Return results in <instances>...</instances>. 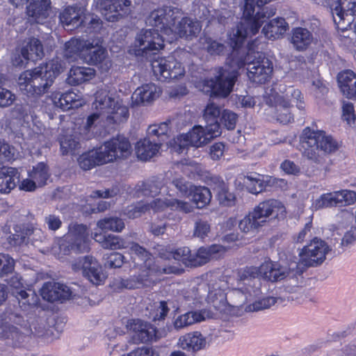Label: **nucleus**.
Listing matches in <instances>:
<instances>
[{
  "label": "nucleus",
  "mask_w": 356,
  "mask_h": 356,
  "mask_svg": "<svg viewBox=\"0 0 356 356\" xmlns=\"http://www.w3.org/2000/svg\"><path fill=\"white\" fill-rule=\"evenodd\" d=\"M95 74L94 69L86 67H74L70 71L67 81L70 85H79L91 80Z\"/></svg>",
  "instance_id": "ea45409f"
},
{
  "label": "nucleus",
  "mask_w": 356,
  "mask_h": 356,
  "mask_svg": "<svg viewBox=\"0 0 356 356\" xmlns=\"http://www.w3.org/2000/svg\"><path fill=\"white\" fill-rule=\"evenodd\" d=\"M293 298L291 297L285 296H268L256 300L252 304L249 305L246 307L245 311L247 312H258L263 309L270 308L272 305H274L277 302L282 303L284 301H290Z\"/></svg>",
  "instance_id": "37998d69"
},
{
  "label": "nucleus",
  "mask_w": 356,
  "mask_h": 356,
  "mask_svg": "<svg viewBox=\"0 0 356 356\" xmlns=\"http://www.w3.org/2000/svg\"><path fill=\"white\" fill-rule=\"evenodd\" d=\"M148 211L150 210L154 212L163 210L165 207H170L172 210L181 211L186 213H190L193 211L192 205L187 202L182 200L172 199L166 201L161 200V199H156L150 202H147Z\"/></svg>",
  "instance_id": "b1692460"
},
{
  "label": "nucleus",
  "mask_w": 356,
  "mask_h": 356,
  "mask_svg": "<svg viewBox=\"0 0 356 356\" xmlns=\"http://www.w3.org/2000/svg\"><path fill=\"white\" fill-rule=\"evenodd\" d=\"M76 101V95L72 92H66L62 94L53 95V104L62 110H69L73 108V104Z\"/></svg>",
  "instance_id": "603ef678"
},
{
  "label": "nucleus",
  "mask_w": 356,
  "mask_h": 356,
  "mask_svg": "<svg viewBox=\"0 0 356 356\" xmlns=\"http://www.w3.org/2000/svg\"><path fill=\"white\" fill-rule=\"evenodd\" d=\"M178 345L184 350L195 353L205 347L206 340L200 332H194L181 336Z\"/></svg>",
  "instance_id": "7c9ffc66"
},
{
  "label": "nucleus",
  "mask_w": 356,
  "mask_h": 356,
  "mask_svg": "<svg viewBox=\"0 0 356 356\" xmlns=\"http://www.w3.org/2000/svg\"><path fill=\"white\" fill-rule=\"evenodd\" d=\"M170 257L174 259L182 261L186 266H191V259L193 258V254L191 250L187 247L178 248L173 252L170 253Z\"/></svg>",
  "instance_id": "338daca9"
},
{
  "label": "nucleus",
  "mask_w": 356,
  "mask_h": 356,
  "mask_svg": "<svg viewBox=\"0 0 356 356\" xmlns=\"http://www.w3.org/2000/svg\"><path fill=\"white\" fill-rule=\"evenodd\" d=\"M193 185L181 176H176L170 182V187L176 189L177 195L179 197H188L192 194Z\"/></svg>",
  "instance_id": "49530a36"
},
{
  "label": "nucleus",
  "mask_w": 356,
  "mask_h": 356,
  "mask_svg": "<svg viewBox=\"0 0 356 356\" xmlns=\"http://www.w3.org/2000/svg\"><path fill=\"white\" fill-rule=\"evenodd\" d=\"M276 105L277 120L283 124L291 122L293 120V115L289 111L291 103L284 98H277Z\"/></svg>",
  "instance_id": "3c124183"
},
{
  "label": "nucleus",
  "mask_w": 356,
  "mask_h": 356,
  "mask_svg": "<svg viewBox=\"0 0 356 356\" xmlns=\"http://www.w3.org/2000/svg\"><path fill=\"white\" fill-rule=\"evenodd\" d=\"M238 277H239L238 275ZM240 282L242 280H240ZM243 284L247 285L248 287L243 289V287L235 289L230 291L228 294L229 300H227V296L223 293H220L218 296L214 300H212L211 303L213 307L218 311L222 312L225 310L227 304L233 307H241L248 300L249 297L251 296V291L252 290V285L255 282H250V285L248 281H243Z\"/></svg>",
  "instance_id": "1a4fd4ad"
},
{
  "label": "nucleus",
  "mask_w": 356,
  "mask_h": 356,
  "mask_svg": "<svg viewBox=\"0 0 356 356\" xmlns=\"http://www.w3.org/2000/svg\"><path fill=\"white\" fill-rule=\"evenodd\" d=\"M86 40L72 38L65 44L64 56L69 61H74L78 58L82 59V51L85 48Z\"/></svg>",
  "instance_id": "79ce46f5"
},
{
  "label": "nucleus",
  "mask_w": 356,
  "mask_h": 356,
  "mask_svg": "<svg viewBox=\"0 0 356 356\" xmlns=\"http://www.w3.org/2000/svg\"><path fill=\"white\" fill-rule=\"evenodd\" d=\"M145 23L147 26L156 28L158 32L165 33V25L163 22V16L162 15L161 8L153 10L145 19Z\"/></svg>",
  "instance_id": "4d7b16f0"
},
{
  "label": "nucleus",
  "mask_w": 356,
  "mask_h": 356,
  "mask_svg": "<svg viewBox=\"0 0 356 356\" xmlns=\"http://www.w3.org/2000/svg\"><path fill=\"white\" fill-rule=\"evenodd\" d=\"M151 65L154 75L160 81L177 79L184 74L181 64L172 56L154 60Z\"/></svg>",
  "instance_id": "2eb2a0df"
},
{
  "label": "nucleus",
  "mask_w": 356,
  "mask_h": 356,
  "mask_svg": "<svg viewBox=\"0 0 356 356\" xmlns=\"http://www.w3.org/2000/svg\"><path fill=\"white\" fill-rule=\"evenodd\" d=\"M95 107L110 123H120L127 120L129 110L125 106L120 104L118 99L105 89L97 90L92 103Z\"/></svg>",
  "instance_id": "423d86ee"
},
{
  "label": "nucleus",
  "mask_w": 356,
  "mask_h": 356,
  "mask_svg": "<svg viewBox=\"0 0 356 356\" xmlns=\"http://www.w3.org/2000/svg\"><path fill=\"white\" fill-rule=\"evenodd\" d=\"M19 172L15 168H0V192L8 193L19 183Z\"/></svg>",
  "instance_id": "393cba45"
},
{
  "label": "nucleus",
  "mask_w": 356,
  "mask_h": 356,
  "mask_svg": "<svg viewBox=\"0 0 356 356\" xmlns=\"http://www.w3.org/2000/svg\"><path fill=\"white\" fill-rule=\"evenodd\" d=\"M234 51L227 58L225 67L215 68L214 76L205 80L204 86L207 88L206 92H211V96L227 97L232 91L238 76V70L247 65L248 78L257 83H265L270 77L273 72V63L263 53L253 50L251 47L242 55L238 51L239 47L234 48L230 40Z\"/></svg>",
  "instance_id": "f257e3e1"
},
{
  "label": "nucleus",
  "mask_w": 356,
  "mask_h": 356,
  "mask_svg": "<svg viewBox=\"0 0 356 356\" xmlns=\"http://www.w3.org/2000/svg\"><path fill=\"white\" fill-rule=\"evenodd\" d=\"M148 211L147 202L140 201L134 204L128 206L124 209V214L129 218H136Z\"/></svg>",
  "instance_id": "680f3d73"
},
{
  "label": "nucleus",
  "mask_w": 356,
  "mask_h": 356,
  "mask_svg": "<svg viewBox=\"0 0 356 356\" xmlns=\"http://www.w3.org/2000/svg\"><path fill=\"white\" fill-rule=\"evenodd\" d=\"M93 239L104 249L119 250L129 247V242L113 234L95 232Z\"/></svg>",
  "instance_id": "2f4dec72"
},
{
  "label": "nucleus",
  "mask_w": 356,
  "mask_h": 356,
  "mask_svg": "<svg viewBox=\"0 0 356 356\" xmlns=\"http://www.w3.org/2000/svg\"><path fill=\"white\" fill-rule=\"evenodd\" d=\"M161 144L156 138H148L139 140L136 144V154L138 159L142 161H147L154 156L160 148Z\"/></svg>",
  "instance_id": "cd10ccee"
},
{
  "label": "nucleus",
  "mask_w": 356,
  "mask_h": 356,
  "mask_svg": "<svg viewBox=\"0 0 356 356\" xmlns=\"http://www.w3.org/2000/svg\"><path fill=\"white\" fill-rule=\"evenodd\" d=\"M218 136L214 135L207 126L204 128L202 126H195L188 133L177 138V151L181 154L186 151L190 145L195 147H201Z\"/></svg>",
  "instance_id": "9d476101"
},
{
  "label": "nucleus",
  "mask_w": 356,
  "mask_h": 356,
  "mask_svg": "<svg viewBox=\"0 0 356 356\" xmlns=\"http://www.w3.org/2000/svg\"><path fill=\"white\" fill-rule=\"evenodd\" d=\"M278 98H284L286 100H288L291 104L295 103L299 110H303L305 108V104L302 100V97L301 92L293 87H289L286 90L285 96L279 97Z\"/></svg>",
  "instance_id": "e2e57ef3"
},
{
  "label": "nucleus",
  "mask_w": 356,
  "mask_h": 356,
  "mask_svg": "<svg viewBox=\"0 0 356 356\" xmlns=\"http://www.w3.org/2000/svg\"><path fill=\"white\" fill-rule=\"evenodd\" d=\"M316 207L318 209L323 207H341V204L338 192L323 194L320 199L316 201Z\"/></svg>",
  "instance_id": "13d9d810"
},
{
  "label": "nucleus",
  "mask_w": 356,
  "mask_h": 356,
  "mask_svg": "<svg viewBox=\"0 0 356 356\" xmlns=\"http://www.w3.org/2000/svg\"><path fill=\"white\" fill-rule=\"evenodd\" d=\"M161 90L154 83H147L138 88L132 95L134 102L138 104H146L159 97Z\"/></svg>",
  "instance_id": "c85d7f7f"
},
{
  "label": "nucleus",
  "mask_w": 356,
  "mask_h": 356,
  "mask_svg": "<svg viewBox=\"0 0 356 356\" xmlns=\"http://www.w3.org/2000/svg\"><path fill=\"white\" fill-rule=\"evenodd\" d=\"M342 118L346 121L349 125L354 124L356 120L354 106L351 102H343L342 106Z\"/></svg>",
  "instance_id": "774afa93"
},
{
  "label": "nucleus",
  "mask_w": 356,
  "mask_h": 356,
  "mask_svg": "<svg viewBox=\"0 0 356 356\" xmlns=\"http://www.w3.org/2000/svg\"><path fill=\"white\" fill-rule=\"evenodd\" d=\"M299 267L296 262L291 264L289 267H287L267 261L259 267L250 266L241 270L238 276L241 280L248 281V283L246 284L249 285L250 282H255V278L259 276L273 282L285 279L294 280L303 272Z\"/></svg>",
  "instance_id": "20e7f679"
},
{
  "label": "nucleus",
  "mask_w": 356,
  "mask_h": 356,
  "mask_svg": "<svg viewBox=\"0 0 356 356\" xmlns=\"http://www.w3.org/2000/svg\"><path fill=\"white\" fill-rule=\"evenodd\" d=\"M259 177V175H255V176L247 175L245 177L244 184L248 191L252 194H258L265 188L264 181Z\"/></svg>",
  "instance_id": "052dcab7"
},
{
  "label": "nucleus",
  "mask_w": 356,
  "mask_h": 356,
  "mask_svg": "<svg viewBox=\"0 0 356 356\" xmlns=\"http://www.w3.org/2000/svg\"><path fill=\"white\" fill-rule=\"evenodd\" d=\"M330 9L334 22L339 27L341 23L350 26L355 21L356 2L353 0H335Z\"/></svg>",
  "instance_id": "f3484780"
},
{
  "label": "nucleus",
  "mask_w": 356,
  "mask_h": 356,
  "mask_svg": "<svg viewBox=\"0 0 356 356\" xmlns=\"http://www.w3.org/2000/svg\"><path fill=\"white\" fill-rule=\"evenodd\" d=\"M29 176L38 184V186L41 187L47 184L50 175L47 165L40 162L33 167L32 170L29 172Z\"/></svg>",
  "instance_id": "de8ad7c7"
},
{
  "label": "nucleus",
  "mask_w": 356,
  "mask_h": 356,
  "mask_svg": "<svg viewBox=\"0 0 356 356\" xmlns=\"http://www.w3.org/2000/svg\"><path fill=\"white\" fill-rule=\"evenodd\" d=\"M192 200L199 209L207 206L211 201V193L210 190L204 186H193L192 194Z\"/></svg>",
  "instance_id": "8fccbe9b"
},
{
  "label": "nucleus",
  "mask_w": 356,
  "mask_h": 356,
  "mask_svg": "<svg viewBox=\"0 0 356 356\" xmlns=\"http://www.w3.org/2000/svg\"><path fill=\"white\" fill-rule=\"evenodd\" d=\"M303 155L316 164L325 163L324 156L320 153L331 154L338 149L337 142L323 131L305 128L300 136Z\"/></svg>",
  "instance_id": "39448f33"
},
{
  "label": "nucleus",
  "mask_w": 356,
  "mask_h": 356,
  "mask_svg": "<svg viewBox=\"0 0 356 356\" xmlns=\"http://www.w3.org/2000/svg\"><path fill=\"white\" fill-rule=\"evenodd\" d=\"M314 37L312 33L305 28H296L293 30L291 42L298 51L307 49L312 43Z\"/></svg>",
  "instance_id": "58836bf2"
},
{
  "label": "nucleus",
  "mask_w": 356,
  "mask_h": 356,
  "mask_svg": "<svg viewBox=\"0 0 356 356\" xmlns=\"http://www.w3.org/2000/svg\"><path fill=\"white\" fill-rule=\"evenodd\" d=\"M124 257L119 252H111L104 257V266L108 268H120L124 264Z\"/></svg>",
  "instance_id": "69168bd1"
},
{
  "label": "nucleus",
  "mask_w": 356,
  "mask_h": 356,
  "mask_svg": "<svg viewBox=\"0 0 356 356\" xmlns=\"http://www.w3.org/2000/svg\"><path fill=\"white\" fill-rule=\"evenodd\" d=\"M106 163L127 158L131 152V144L124 136H118L99 147Z\"/></svg>",
  "instance_id": "4468645a"
},
{
  "label": "nucleus",
  "mask_w": 356,
  "mask_h": 356,
  "mask_svg": "<svg viewBox=\"0 0 356 356\" xmlns=\"http://www.w3.org/2000/svg\"><path fill=\"white\" fill-rule=\"evenodd\" d=\"M102 43L101 38L86 40L85 48L82 51V60L89 65H101V67H103L102 65L104 63V69L106 70L111 65L107 60L108 52Z\"/></svg>",
  "instance_id": "9b49d317"
},
{
  "label": "nucleus",
  "mask_w": 356,
  "mask_h": 356,
  "mask_svg": "<svg viewBox=\"0 0 356 356\" xmlns=\"http://www.w3.org/2000/svg\"><path fill=\"white\" fill-rule=\"evenodd\" d=\"M220 115V108L213 102L207 104L204 111V119L206 121V126L209 131H213L214 135H220V126L218 118Z\"/></svg>",
  "instance_id": "72a5a7b5"
},
{
  "label": "nucleus",
  "mask_w": 356,
  "mask_h": 356,
  "mask_svg": "<svg viewBox=\"0 0 356 356\" xmlns=\"http://www.w3.org/2000/svg\"><path fill=\"white\" fill-rule=\"evenodd\" d=\"M165 25V33H172L178 22L183 16L181 9L177 6H169L161 8Z\"/></svg>",
  "instance_id": "f704fd0d"
},
{
  "label": "nucleus",
  "mask_w": 356,
  "mask_h": 356,
  "mask_svg": "<svg viewBox=\"0 0 356 356\" xmlns=\"http://www.w3.org/2000/svg\"><path fill=\"white\" fill-rule=\"evenodd\" d=\"M59 143L63 154H72L80 146L79 142L72 135L60 136Z\"/></svg>",
  "instance_id": "6e6d98bb"
},
{
  "label": "nucleus",
  "mask_w": 356,
  "mask_h": 356,
  "mask_svg": "<svg viewBox=\"0 0 356 356\" xmlns=\"http://www.w3.org/2000/svg\"><path fill=\"white\" fill-rule=\"evenodd\" d=\"M58 58L22 73L18 79L19 90L27 96H40L48 91L56 77L63 71Z\"/></svg>",
  "instance_id": "7ed1b4c3"
},
{
  "label": "nucleus",
  "mask_w": 356,
  "mask_h": 356,
  "mask_svg": "<svg viewBox=\"0 0 356 356\" xmlns=\"http://www.w3.org/2000/svg\"><path fill=\"white\" fill-rule=\"evenodd\" d=\"M289 29V24L282 17H277L268 22L262 29V33L268 39L275 40L284 35Z\"/></svg>",
  "instance_id": "e433bc0d"
},
{
  "label": "nucleus",
  "mask_w": 356,
  "mask_h": 356,
  "mask_svg": "<svg viewBox=\"0 0 356 356\" xmlns=\"http://www.w3.org/2000/svg\"><path fill=\"white\" fill-rule=\"evenodd\" d=\"M254 211L262 220L264 224L267 221L270 216H277L279 213L284 212L285 209L283 204L275 199H269L260 202Z\"/></svg>",
  "instance_id": "5701e85b"
},
{
  "label": "nucleus",
  "mask_w": 356,
  "mask_h": 356,
  "mask_svg": "<svg viewBox=\"0 0 356 356\" xmlns=\"http://www.w3.org/2000/svg\"><path fill=\"white\" fill-rule=\"evenodd\" d=\"M97 227L104 232H121L125 227L124 220L115 216H106L97 222Z\"/></svg>",
  "instance_id": "c03bdc74"
},
{
  "label": "nucleus",
  "mask_w": 356,
  "mask_h": 356,
  "mask_svg": "<svg viewBox=\"0 0 356 356\" xmlns=\"http://www.w3.org/2000/svg\"><path fill=\"white\" fill-rule=\"evenodd\" d=\"M170 121L164 122L159 125H151L148 128V136L150 138H156V141L161 145L162 142L165 141L168 138L169 126Z\"/></svg>",
  "instance_id": "864d4df0"
},
{
  "label": "nucleus",
  "mask_w": 356,
  "mask_h": 356,
  "mask_svg": "<svg viewBox=\"0 0 356 356\" xmlns=\"http://www.w3.org/2000/svg\"><path fill=\"white\" fill-rule=\"evenodd\" d=\"M200 26L197 21H193L188 17H181L173 32L180 38H191L197 36L200 31Z\"/></svg>",
  "instance_id": "c9c22d12"
},
{
  "label": "nucleus",
  "mask_w": 356,
  "mask_h": 356,
  "mask_svg": "<svg viewBox=\"0 0 356 356\" xmlns=\"http://www.w3.org/2000/svg\"><path fill=\"white\" fill-rule=\"evenodd\" d=\"M129 248H130L131 250L135 254V256L133 257L134 261L140 268L148 270L149 275L152 273H169L171 272L169 269L160 267L155 264L152 254L138 243H129Z\"/></svg>",
  "instance_id": "a211bd4d"
},
{
  "label": "nucleus",
  "mask_w": 356,
  "mask_h": 356,
  "mask_svg": "<svg viewBox=\"0 0 356 356\" xmlns=\"http://www.w3.org/2000/svg\"><path fill=\"white\" fill-rule=\"evenodd\" d=\"M83 9L80 6H67L60 14L59 18L60 22L65 26H72L79 27L83 23H87L89 20L88 29L93 31H97L101 27V20L97 17L90 16L88 18L84 17L82 18Z\"/></svg>",
  "instance_id": "ddd939ff"
},
{
  "label": "nucleus",
  "mask_w": 356,
  "mask_h": 356,
  "mask_svg": "<svg viewBox=\"0 0 356 356\" xmlns=\"http://www.w3.org/2000/svg\"><path fill=\"white\" fill-rule=\"evenodd\" d=\"M221 252H224V248L220 245L214 244L209 247H201L195 254H193L191 266L204 265L211 259H216L217 254Z\"/></svg>",
  "instance_id": "c756f323"
},
{
  "label": "nucleus",
  "mask_w": 356,
  "mask_h": 356,
  "mask_svg": "<svg viewBox=\"0 0 356 356\" xmlns=\"http://www.w3.org/2000/svg\"><path fill=\"white\" fill-rule=\"evenodd\" d=\"M330 250L329 246L324 241L314 238L299 252L300 259L298 262L299 268L304 271L308 267L321 264Z\"/></svg>",
  "instance_id": "6e6552de"
},
{
  "label": "nucleus",
  "mask_w": 356,
  "mask_h": 356,
  "mask_svg": "<svg viewBox=\"0 0 356 356\" xmlns=\"http://www.w3.org/2000/svg\"><path fill=\"white\" fill-rule=\"evenodd\" d=\"M87 227L82 224L70 225L67 238L70 246L75 252H87L89 250Z\"/></svg>",
  "instance_id": "6ab92c4d"
},
{
  "label": "nucleus",
  "mask_w": 356,
  "mask_h": 356,
  "mask_svg": "<svg viewBox=\"0 0 356 356\" xmlns=\"http://www.w3.org/2000/svg\"><path fill=\"white\" fill-rule=\"evenodd\" d=\"M78 163L80 168L84 170L106 163L99 147L82 154L78 159Z\"/></svg>",
  "instance_id": "4c0bfd02"
},
{
  "label": "nucleus",
  "mask_w": 356,
  "mask_h": 356,
  "mask_svg": "<svg viewBox=\"0 0 356 356\" xmlns=\"http://www.w3.org/2000/svg\"><path fill=\"white\" fill-rule=\"evenodd\" d=\"M130 0H98L97 6L102 15L108 22H115L129 14Z\"/></svg>",
  "instance_id": "dca6fc26"
},
{
  "label": "nucleus",
  "mask_w": 356,
  "mask_h": 356,
  "mask_svg": "<svg viewBox=\"0 0 356 356\" xmlns=\"http://www.w3.org/2000/svg\"><path fill=\"white\" fill-rule=\"evenodd\" d=\"M271 1L245 0L241 20L229 35L234 48L243 44L246 38L258 33L263 23L275 15L274 6L264 7Z\"/></svg>",
  "instance_id": "f03ea898"
},
{
  "label": "nucleus",
  "mask_w": 356,
  "mask_h": 356,
  "mask_svg": "<svg viewBox=\"0 0 356 356\" xmlns=\"http://www.w3.org/2000/svg\"><path fill=\"white\" fill-rule=\"evenodd\" d=\"M8 284L16 289V291L13 292V293L18 300L21 307H24L25 309L26 306L36 305L38 304V298L33 291L31 289L26 291L20 289L23 283L19 275H15L12 276L9 279Z\"/></svg>",
  "instance_id": "4be33fe9"
},
{
  "label": "nucleus",
  "mask_w": 356,
  "mask_h": 356,
  "mask_svg": "<svg viewBox=\"0 0 356 356\" xmlns=\"http://www.w3.org/2000/svg\"><path fill=\"white\" fill-rule=\"evenodd\" d=\"M40 293L44 300L51 302L68 300L72 296V291L67 286L55 282L44 283Z\"/></svg>",
  "instance_id": "aec40b11"
},
{
  "label": "nucleus",
  "mask_w": 356,
  "mask_h": 356,
  "mask_svg": "<svg viewBox=\"0 0 356 356\" xmlns=\"http://www.w3.org/2000/svg\"><path fill=\"white\" fill-rule=\"evenodd\" d=\"M264 224L253 210L246 215L238 223L240 230L244 233L254 232Z\"/></svg>",
  "instance_id": "a18cd8bd"
},
{
  "label": "nucleus",
  "mask_w": 356,
  "mask_h": 356,
  "mask_svg": "<svg viewBox=\"0 0 356 356\" xmlns=\"http://www.w3.org/2000/svg\"><path fill=\"white\" fill-rule=\"evenodd\" d=\"M135 189L137 193H140L143 195L154 196L160 193L161 183L156 180L140 182L136 186Z\"/></svg>",
  "instance_id": "5fc2aeb1"
},
{
  "label": "nucleus",
  "mask_w": 356,
  "mask_h": 356,
  "mask_svg": "<svg viewBox=\"0 0 356 356\" xmlns=\"http://www.w3.org/2000/svg\"><path fill=\"white\" fill-rule=\"evenodd\" d=\"M14 259L8 254L0 253V277H3L14 270Z\"/></svg>",
  "instance_id": "0e129e2a"
},
{
  "label": "nucleus",
  "mask_w": 356,
  "mask_h": 356,
  "mask_svg": "<svg viewBox=\"0 0 356 356\" xmlns=\"http://www.w3.org/2000/svg\"><path fill=\"white\" fill-rule=\"evenodd\" d=\"M21 54L25 60L35 62L44 56L43 46L38 39L31 38L22 49Z\"/></svg>",
  "instance_id": "a19ab883"
},
{
  "label": "nucleus",
  "mask_w": 356,
  "mask_h": 356,
  "mask_svg": "<svg viewBox=\"0 0 356 356\" xmlns=\"http://www.w3.org/2000/svg\"><path fill=\"white\" fill-rule=\"evenodd\" d=\"M13 233L7 237L6 240L11 247L19 246L22 244H26L27 242V232L26 225H17L13 228Z\"/></svg>",
  "instance_id": "09e8293b"
},
{
  "label": "nucleus",
  "mask_w": 356,
  "mask_h": 356,
  "mask_svg": "<svg viewBox=\"0 0 356 356\" xmlns=\"http://www.w3.org/2000/svg\"><path fill=\"white\" fill-rule=\"evenodd\" d=\"M26 7L29 17L38 24H42L48 17V10L50 8V0H29Z\"/></svg>",
  "instance_id": "a878e982"
},
{
  "label": "nucleus",
  "mask_w": 356,
  "mask_h": 356,
  "mask_svg": "<svg viewBox=\"0 0 356 356\" xmlns=\"http://www.w3.org/2000/svg\"><path fill=\"white\" fill-rule=\"evenodd\" d=\"M337 77L343 95L348 99H356V74L348 70L340 72Z\"/></svg>",
  "instance_id": "bb28decb"
},
{
  "label": "nucleus",
  "mask_w": 356,
  "mask_h": 356,
  "mask_svg": "<svg viewBox=\"0 0 356 356\" xmlns=\"http://www.w3.org/2000/svg\"><path fill=\"white\" fill-rule=\"evenodd\" d=\"M72 268L75 272H81L85 277L95 285L101 284L105 279L101 266L92 256L79 257L72 263Z\"/></svg>",
  "instance_id": "f8f14e48"
},
{
  "label": "nucleus",
  "mask_w": 356,
  "mask_h": 356,
  "mask_svg": "<svg viewBox=\"0 0 356 356\" xmlns=\"http://www.w3.org/2000/svg\"><path fill=\"white\" fill-rule=\"evenodd\" d=\"M170 307L176 308V310L178 309V307H176L174 305V302L171 300L161 301L156 303L154 305V311L152 314L153 321H156L165 319L168 314Z\"/></svg>",
  "instance_id": "bf43d9fd"
},
{
  "label": "nucleus",
  "mask_w": 356,
  "mask_h": 356,
  "mask_svg": "<svg viewBox=\"0 0 356 356\" xmlns=\"http://www.w3.org/2000/svg\"><path fill=\"white\" fill-rule=\"evenodd\" d=\"M209 317V312L206 310L191 311L179 316L174 321V327L179 330L193 324L200 323Z\"/></svg>",
  "instance_id": "473e14b6"
},
{
  "label": "nucleus",
  "mask_w": 356,
  "mask_h": 356,
  "mask_svg": "<svg viewBox=\"0 0 356 356\" xmlns=\"http://www.w3.org/2000/svg\"><path fill=\"white\" fill-rule=\"evenodd\" d=\"M127 327L133 332L132 339L135 343H145L152 340L156 336L155 328L140 319L130 321Z\"/></svg>",
  "instance_id": "412c9836"
},
{
  "label": "nucleus",
  "mask_w": 356,
  "mask_h": 356,
  "mask_svg": "<svg viewBox=\"0 0 356 356\" xmlns=\"http://www.w3.org/2000/svg\"><path fill=\"white\" fill-rule=\"evenodd\" d=\"M164 47V39L156 29H143L135 38L134 42L129 49L136 56L150 59Z\"/></svg>",
  "instance_id": "0eeeda50"
}]
</instances>
